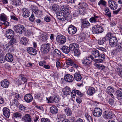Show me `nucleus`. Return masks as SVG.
Returning a JSON list of instances; mask_svg holds the SVG:
<instances>
[{
    "label": "nucleus",
    "mask_w": 122,
    "mask_h": 122,
    "mask_svg": "<svg viewBox=\"0 0 122 122\" xmlns=\"http://www.w3.org/2000/svg\"><path fill=\"white\" fill-rule=\"evenodd\" d=\"M30 8L32 12L35 16L38 18L41 17L42 15V11L39 10L37 7L33 5H31Z\"/></svg>",
    "instance_id": "1"
},
{
    "label": "nucleus",
    "mask_w": 122,
    "mask_h": 122,
    "mask_svg": "<svg viewBox=\"0 0 122 122\" xmlns=\"http://www.w3.org/2000/svg\"><path fill=\"white\" fill-rule=\"evenodd\" d=\"M50 49V44L49 43L43 44L41 47V51L44 54L47 53Z\"/></svg>",
    "instance_id": "2"
},
{
    "label": "nucleus",
    "mask_w": 122,
    "mask_h": 122,
    "mask_svg": "<svg viewBox=\"0 0 122 122\" xmlns=\"http://www.w3.org/2000/svg\"><path fill=\"white\" fill-rule=\"evenodd\" d=\"M14 29L16 32L20 34L24 32L25 30V28L24 26L21 24L15 25L14 26Z\"/></svg>",
    "instance_id": "3"
},
{
    "label": "nucleus",
    "mask_w": 122,
    "mask_h": 122,
    "mask_svg": "<svg viewBox=\"0 0 122 122\" xmlns=\"http://www.w3.org/2000/svg\"><path fill=\"white\" fill-rule=\"evenodd\" d=\"M92 30L93 33L95 34L100 33L103 31L102 27L98 25H94L92 28Z\"/></svg>",
    "instance_id": "4"
},
{
    "label": "nucleus",
    "mask_w": 122,
    "mask_h": 122,
    "mask_svg": "<svg viewBox=\"0 0 122 122\" xmlns=\"http://www.w3.org/2000/svg\"><path fill=\"white\" fill-rule=\"evenodd\" d=\"M92 56L91 55L85 57L82 60V63L84 64L88 65L92 62Z\"/></svg>",
    "instance_id": "5"
},
{
    "label": "nucleus",
    "mask_w": 122,
    "mask_h": 122,
    "mask_svg": "<svg viewBox=\"0 0 122 122\" xmlns=\"http://www.w3.org/2000/svg\"><path fill=\"white\" fill-rule=\"evenodd\" d=\"M103 117L106 118L110 119L113 117V114L112 112L109 109H107L103 112Z\"/></svg>",
    "instance_id": "6"
},
{
    "label": "nucleus",
    "mask_w": 122,
    "mask_h": 122,
    "mask_svg": "<svg viewBox=\"0 0 122 122\" xmlns=\"http://www.w3.org/2000/svg\"><path fill=\"white\" fill-rule=\"evenodd\" d=\"M118 42L117 38L115 37H112L109 40V43L110 45L112 47H116Z\"/></svg>",
    "instance_id": "7"
},
{
    "label": "nucleus",
    "mask_w": 122,
    "mask_h": 122,
    "mask_svg": "<svg viewBox=\"0 0 122 122\" xmlns=\"http://www.w3.org/2000/svg\"><path fill=\"white\" fill-rule=\"evenodd\" d=\"M56 40L57 42L61 44L65 43L66 41L65 37L61 35H58L56 36Z\"/></svg>",
    "instance_id": "8"
},
{
    "label": "nucleus",
    "mask_w": 122,
    "mask_h": 122,
    "mask_svg": "<svg viewBox=\"0 0 122 122\" xmlns=\"http://www.w3.org/2000/svg\"><path fill=\"white\" fill-rule=\"evenodd\" d=\"M67 16L61 12H59L57 13V17L59 20L62 21H64L67 18Z\"/></svg>",
    "instance_id": "9"
},
{
    "label": "nucleus",
    "mask_w": 122,
    "mask_h": 122,
    "mask_svg": "<svg viewBox=\"0 0 122 122\" xmlns=\"http://www.w3.org/2000/svg\"><path fill=\"white\" fill-rule=\"evenodd\" d=\"M14 32L11 29L7 30L6 31L5 35L6 37L9 39H13L14 37Z\"/></svg>",
    "instance_id": "10"
},
{
    "label": "nucleus",
    "mask_w": 122,
    "mask_h": 122,
    "mask_svg": "<svg viewBox=\"0 0 122 122\" xmlns=\"http://www.w3.org/2000/svg\"><path fill=\"white\" fill-rule=\"evenodd\" d=\"M102 113V110L99 108H95L93 112V115L97 117H98L101 116Z\"/></svg>",
    "instance_id": "11"
},
{
    "label": "nucleus",
    "mask_w": 122,
    "mask_h": 122,
    "mask_svg": "<svg viewBox=\"0 0 122 122\" xmlns=\"http://www.w3.org/2000/svg\"><path fill=\"white\" fill-rule=\"evenodd\" d=\"M77 30L76 27L73 25H70L68 27V31L70 34H75L77 31Z\"/></svg>",
    "instance_id": "12"
},
{
    "label": "nucleus",
    "mask_w": 122,
    "mask_h": 122,
    "mask_svg": "<svg viewBox=\"0 0 122 122\" xmlns=\"http://www.w3.org/2000/svg\"><path fill=\"white\" fill-rule=\"evenodd\" d=\"M98 58L99 59H95L92 57V60L95 62L98 63H102L105 58V56L103 54H101L100 57Z\"/></svg>",
    "instance_id": "13"
},
{
    "label": "nucleus",
    "mask_w": 122,
    "mask_h": 122,
    "mask_svg": "<svg viewBox=\"0 0 122 122\" xmlns=\"http://www.w3.org/2000/svg\"><path fill=\"white\" fill-rule=\"evenodd\" d=\"M109 6L112 10H115L117 7V4L114 1L109 0L108 1Z\"/></svg>",
    "instance_id": "14"
},
{
    "label": "nucleus",
    "mask_w": 122,
    "mask_h": 122,
    "mask_svg": "<svg viewBox=\"0 0 122 122\" xmlns=\"http://www.w3.org/2000/svg\"><path fill=\"white\" fill-rule=\"evenodd\" d=\"M31 117L30 114H25L23 116L22 120L25 122H31Z\"/></svg>",
    "instance_id": "15"
},
{
    "label": "nucleus",
    "mask_w": 122,
    "mask_h": 122,
    "mask_svg": "<svg viewBox=\"0 0 122 122\" xmlns=\"http://www.w3.org/2000/svg\"><path fill=\"white\" fill-rule=\"evenodd\" d=\"M62 106L64 107V111L66 115L68 116H70L72 113L71 111L68 107L67 105L64 104Z\"/></svg>",
    "instance_id": "16"
},
{
    "label": "nucleus",
    "mask_w": 122,
    "mask_h": 122,
    "mask_svg": "<svg viewBox=\"0 0 122 122\" xmlns=\"http://www.w3.org/2000/svg\"><path fill=\"white\" fill-rule=\"evenodd\" d=\"M61 10L64 14L69 13V9L68 7L65 5H63L61 6L60 8Z\"/></svg>",
    "instance_id": "17"
},
{
    "label": "nucleus",
    "mask_w": 122,
    "mask_h": 122,
    "mask_svg": "<svg viewBox=\"0 0 122 122\" xmlns=\"http://www.w3.org/2000/svg\"><path fill=\"white\" fill-rule=\"evenodd\" d=\"M66 63L67 65L71 66L76 68H77L78 67V65L74 62L73 60L70 58L66 60Z\"/></svg>",
    "instance_id": "18"
},
{
    "label": "nucleus",
    "mask_w": 122,
    "mask_h": 122,
    "mask_svg": "<svg viewBox=\"0 0 122 122\" xmlns=\"http://www.w3.org/2000/svg\"><path fill=\"white\" fill-rule=\"evenodd\" d=\"M10 83L7 79H4L1 82V85L3 88H7L9 87Z\"/></svg>",
    "instance_id": "19"
},
{
    "label": "nucleus",
    "mask_w": 122,
    "mask_h": 122,
    "mask_svg": "<svg viewBox=\"0 0 122 122\" xmlns=\"http://www.w3.org/2000/svg\"><path fill=\"white\" fill-rule=\"evenodd\" d=\"M2 111L4 116L7 118H8L10 113V110L6 107H5L3 108Z\"/></svg>",
    "instance_id": "20"
},
{
    "label": "nucleus",
    "mask_w": 122,
    "mask_h": 122,
    "mask_svg": "<svg viewBox=\"0 0 122 122\" xmlns=\"http://www.w3.org/2000/svg\"><path fill=\"white\" fill-rule=\"evenodd\" d=\"M24 99L27 102L29 103L32 101L33 97L31 94H27L24 96Z\"/></svg>",
    "instance_id": "21"
},
{
    "label": "nucleus",
    "mask_w": 122,
    "mask_h": 122,
    "mask_svg": "<svg viewBox=\"0 0 122 122\" xmlns=\"http://www.w3.org/2000/svg\"><path fill=\"white\" fill-rule=\"evenodd\" d=\"M5 60L8 62H11L13 61L14 60L13 56L10 53L7 54L5 57Z\"/></svg>",
    "instance_id": "22"
},
{
    "label": "nucleus",
    "mask_w": 122,
    "mask_h": 122,
    "mask_svg": "<svg viewBox=\"0 0 122 122\" xmlns=\"http://www.w3.org/2000/svg\"><path fill=\"white\" fill-rule=\"evenodd\" d=\"M64 79L66 81L69 82L72 81L74 79L73 76L68 74H67L65 75L64 77Z\"/></svg>",
    "instance_id": "23"
},
{
    "label": "nucleus",
    "mask_w": 122,
    "mask_h": 122,
    "mask_svg": "<svg viewBox=\"0 0 122 122\" xmlns=\"http://www.w3.org/2000/svg\"><path fill=\"white\" fill-rule=\"evenodd\" d=\"M30 12L27 9L25 8H23L22 10V14L24 17H27L30 15Z\"/></svg>",
    "instance_id": "24"
},
{
    "label": "nucleus",
    "mask_w": 122,
    "mask_h": 122,
    "mask_svg": "<svg viewBox=\"0 0 122 122\" xmlns=\"http://www.w3.org/2000/svg\"><path fill=\"white\" fill-rule=\"evenodd\" d=\"M62 51L66 54H68L71 50L69 46L68 47L66 46H63L61 47Z\"/></svg>",
    "instance_id": "25"
},
{
    "label": "nucleus",
    "mask_w": 122,
    "mask_h": 122,
    "mask_svg": "<svg viewBox=\"0 0 122 122\" xmlns=\"http://www.w3.org/2000/svg\"><path fill=\"white\" fill-rule=\"evenodd\" d=\"M106 91L113 98L114 96L112 93L114 92V90L113 87L111 86H108L107 88Z\"/></svg>",
    "instance_id": "26"
},
{
    "label": "nucleus",
    "mask_w": 122,
    "mask_h": 122,
    "mask_svg": "<svg viewBox=\"0 0 122 122\" xmlns=\"http://www.w3.org/2000/svg\"><path fill=\"white\" fill-rule=\"evenodd\" d=\"M116 50L117 52H120L122 51V41L118 42L116 46Z\"/></svg>",
    "instance_id": "27"
},
{
    "label": "nucleus",
    "mask_w": 122,
    "mask_h": 122,
    "mask_svg": "<svg viewBox=\"0 0 122 122\" xmlns=\"http://www.w3.org/2000/svg\"><path fill=\"white\" fill-rule=\"evenodd\" d=\"M29 53L33 55H35L37 53L36 50L32 47H29L27 49Z\"/></svg>",
    "instance_id": "28"
},
{
    "label": "nucleus",
    "mask_w": 122,
    "mask_h": 122,
    "mask_svg": "<svg viewBox=\"0 0 122 122\" xmlns=\"http://www.w3.org/2000/svg\"><path fill=\"white\" fill-rule=\"evenodd\" d=\"M71 92L70 88L67 86L63 90V92L66 95H67L70 94Z\"/></svg>",
    "instance_id": "29"
},
{
    "label": "nucleus",
    "mask_w": 122,
    "mask_h": 122,
    "mask_svg": "<svg viewBox=\"0 0 122 122\" xmlns=\"http://www.w3.org/2000/svg\"><path fill=\"white\" fill-rule=\"evenodd\" d=\"M92 53L93 56L95 58L98 57L101 54H100L99 51L97 49H94L92 50Z\"/></svg>",
    "instance_id": "30"
},
{
    "label": "nucleus",
    "mask_w": 122,
    "mask_h": 122,
    "mask_svg": "<svg viewBox=\"0 0 122 122\" xmlns=\"http://www.w3.org/2000/svg\"><path fill=\"white\" fill-rule=\"evenodd\" d=\"M99 17L94 15L89 19V21L91 23H95L98 22L99 20Z\"/></svg>",
    "instance_id": "31"
},
{
    "label": "nucleus",
    "mask_w": 122,
    "mask_h": 122,
    "mask_svg": "<svg viewBox=\"0 0 122 122\" xmlns=\"http://www.w3.org/2000/svg\"><path fill=\"white\" fill-rule=\"evenodd\" d=\"M90 25V24L89 22L86 20H83L82 22V26L85 28H88Z\"/></svg>",
    "instance_id": "32"
},
{
    "label": "nucleus",
    "mask_w": 122,
    "mask_h": 122,
    "mask_svg": "<svg viewBox=\"0 0 122 122\" xmlns=\"http://www.w3.org/2000/svg\"><path fill=\"white\" fill-rule=\"evenodd\" d=\"M50 110L51 112L53 114H56L58 112V110L55 106H52L50 107Z\"/></svg>",
    "instance_id": "33"
},
{
    "label": "nucleus",
    "mask_w": 122,
    "mask_h": 122,
    "mask_svg": "<svg viewBox=\"0 0 122 122\" xmlns=\"http://www.w3.org/2000/svg\"><path fill=\"white\" fill-rule=\"evenodd\" d=\"M69 46L71 50L72 51H73L79 47L78 45L76 43H75L71 44L69 45Z\"/></svg>",
    "instance_id": "34"
},
{
    "label": "nucleus",
    "mask_w": 122,
    "mask_h": 122,
    "mask_svg": "<svg viewBox=\"0 0 122 122\" xmlns=\"http://www.w3.org/2000/svg\"><path fill=\"white\" fill-rule=\"evenodd\" d=\"M12 5L14 7L19 6L21 3V0H12Z\"/></svg>",
    "instance_id": "35"
},
{
    "label": "nucleus",
    "mask_w": 122,
    "mask_h": 122,
    "mask_svg": "<svg viewBox=\"0 0 122 122\" xmlns=\"http://www.w3.org/2000/svg\"><path fill=\"white\" fill-rule=\"evenodd\" d=\"M20 43L23 45H26L28 42V39L25 37H23L20 39Z\"/></svg>",
    "instance_id": "36"
},
{
    "label": "nucleus",
    "mask_w": 122,
    "mask_h": 122,
    "mask_svg": "<svg viewBox=\"0 0 122 122\" xmlns=\"http://www.w3.org/2000/svg\"><path fill=\"white\" fill-rule=\"evenodd\" d=\"M57 118L60 121H63L65 118V115L62 113H59L57 115Z\"/></svg>",
    "instance_id": "37"
},
{
    "label": "nucleus",
    "mask_w": 122,
    "mask_h": 122,
    "mask_svg": "<svg viewBox=\"0 0 122 122\" xmlns=\"http://www.w3.org/2000/svg\"><path fill=\"white\" fill-rule=\"evenodd\" d=\"M74 77L75 79L77 81L81 80L82 77L81 75L78 73L76 72L74 74Z\"/></svg>",
    "instance_id": "38"
},
{
    "label": "nucleus",
    "mask_w": 122,
    "mask_h": 122,
    "mask_svg": "<svg viewBox=\"0 0 122 122\" xmlns=\"http://www.w3.org/2000/svg\"><path fill=\"white\" fill-rule=\"evenodd\" d=\"M95 92V89L93 87L89 88L87 91V94L89 95H91L94 94Z\"/></svg>",
    "instance_id": "39"
},
{
    "label": "nucleus",
    "mask_w": 122,
    "mask_h": 122,
    "mask_svg": "<svg viewBox=\"0 0 122 122\" xmlns=\"http://www.w3.org/2000/svg\"><path fill=\"white\" fill-rule=\"evenodd\" d=\"M40 38L42 41H46L48 38L47 34L46 33H42L40 36Z\"/></svg>",
    "instance_id": "40"
},
{
    "label": "nucleus",
    "mask_w": 122,
    "mask_h": 122,
    "mask_svg": "<svg viewBox=\"0 0 122 122\" xmlns=\"http://www.w3.org/2000/svg\"><path fill=\"white\" fill-rule=\"evenodd\" d=\"M34 98L39 100L41 102L43 99L41 97V94L39 93H36L34 96Z\"/></svg>",
    "instance_id": "41"
},
{
    "label": "nucleus",
    "mask_w": 122,
    "mask_h": 122,
    "mask_svg": "<svg viewBox=\"0 0 122 122\" xmlns=\"http://www.w3.org/2000/svg\"><path fill=\"white\" fill-rule=\"evenodd\" d=\"M115 95L117 97L118 99L122 97V90H117L116 91Z\"/></svg>",
    "instance_id": "42"
},
{
    "label": "nucleus",
    "mask_w": 122,
    "mask_h": 122,
    "mask_svg": "<svg viewBox=\"0 0 122 122\" xmlns=\"http://www.w3.org/2000/svg\"><path fill=\"white\" fill-rule=\"evenodd\" d=\"M107 2L104 0H100L98 3V5H102L104 7H106L107 6Z\"/></svg>",
    "instance_id": "43"
},
{
    "label": "nucleus",
    "mask_w": 122,
    "mask_h": 122,
    "mask_svg": "<svg viewBox=\"0 0 122 122\" xmlns=\"http://www.w3.org/2000/svg\"><path fill=\"white\" fill-rule=\"evenodd\" d=\"M59 5L57 4L53 5L52 6V9L53 11L56 12H57L59 9Z\"/></svg>",
    "instance_id": "44"
},
{
    "label": "nucleus",
    "mask_w": 122,
    "mask_h": 122,
    "mask_svg": "<svg viewBox=\"0 0 122 122\" xmlns=\"http://www.w3.org/2000/svg\"><path fill=\"white\" fill-rule=\"evenodd\" d=\"M30 21L31 22L35 23L36 22L34 14L32 12L31 16L29 17Z\"/></svg>",
    "instance_id": "45"
},
{
    "label": "nucleus",
    "mask_w": 122,
    "mask_h": 122,
    "mask_svg": "<svg viewBox=\"0 0 122 122\" xmlns=\"http://www.w3.org/2000/svg\"><path fill=\"white\" fill-rule=\"evenodd\" d=\"M106 40L104 37L102 38H101L98 40V43L99 45H102L104 44Z\"/></svg>",
    "instance_id": "46"
},
{
    "label": "nucleus",
    "mask_w": 122,
    "mask_h": 122,
    "mask_svg": "<svg viewBox=\"0 0 122 122\" xmlns=\"http://www.w3.org/2000/svg\"><path fill=\"white\" fill-rule=\"evenodd\" d=\"M0 20L1 21H4L7 20L6 15L4 14H2L0 16Z\"/></svg>",
    "instance_id": "47"
},
{
    "label": "nucleus",
    "mask_w": 122,
    "mask_h": 122,
    "mask_svg": "<svg viewBox=\"0 0 122 122\" xmlns=\"http://www.w3.org/2000/svg\"><path fill=\"white\" fill-rule=\"evenodd\" d=\"M85 8L83 6L81 8H80L78 10V12L80 14H83L85 12Z\"/></svg>",
    "instance_id": "48"
},
{
    "label": "nucleus",
    "mask_w": 122,
    "mask_h": 122,
    "mask_svg": "<svg viewBox=\"0 0 122 122\" xmlns=\"http://www.w3.org/2000/svg\"><path fill=\"white\" fill-rule=\"evenodd\" d=\"M85 116L86 119L89 122H92V119L89 115L87 113H86Z\"/></svg>",
    "instance_id": "49"
},
{
    "label": "nucleus",
    "mask_w": 122,
    "mask_h": 122,
    "mask_svg": "<svg viewBox=\"0 0 122 122\" xmlns=\"http://www.w3.org/2000/svg\"><path fill=\"white\" fill-rule=\"evenodd\" d=\"M74 53L75 55L77 56H79L81 54L80 50L77 49H76L74 50Z\"/></svg>",
    "instance_id": "50"
},
{
    "label": "nucleus",
    "mask_w": 122,
    "mask_h": 122,
    "mask_svg": "<svg viewBox=\"0 0 122 122\" xmlns=\"http://www.w3.org/2000/svg\"><path fill=\"white\" fill-rule=\"evenodd\" d=\"M5 57L3 55L0 54V63H3L5 61Z\"/></svg>",
    "instance_id": "51"
},
{
    "label": "nucleus",
    "mask_w": 122,
    "mask_h": 122,
    "mask_svg": "<svg viewBox=\"0 0 122 122\" xmlns=\"http://www.w3.org/2000/svg\"><path fill=\"white\" fill-rule=\"evenodd\" d=\"M112 34L111 33H108L105 36V39L106 40H109L110 39L112 38V37H113L112 36Z\"/></svg>",
    "instance_id": "52"
},
{
    "label": "nucleus",
    "mask_w": 122,
    "mask_h": 122,
    "mask_svg": "<svg viewBox=\"0 0 122 122\" xmlns=\"http://www.w3.org/2000/svg\"><path fill=\"white\" fill-rule=\"evenodd\" d=\"M12 104L13 105H14L16 107L18 106L19 105V103L17 101V99H16L14 98L13 100L12 101Z\"/></svg>",
    "instance_id": "53"
},
{
    "label": "nucleus",
    "mask_w": 122,
    "mask_h": 122,
    "mask_svg": "<svg viewBox=\"0 0 122 122\" xmlns=\"http://www.w3.org/2000/svg\"><path fill=\"white\" fill-rule=\"evenodd\" d=\"M54 54L58 56H60L61 55V53L60 51L57 49H55Z\"/></svg>",
    "instance_id": "54"
},
{
    "label": "nucleus",
    "mask_w": 122,
    "mask_h": 122,
    "mask_svg": "<svg viewBox=\"0 0 122 122\" xmlns=\"http://www.w3.org/2000/svg\"><path fill=\"white\" fill-rule=\"evenodd\" d=\"M4 22L3 23V25H4L3 26V27H2V28L3 29H5L9 25V23L6 21Z\"/></svg>",
    "instance_id": "55"
},
{
    "label": "nucleus",
    "mask_w": 122,
    "mask_h": 122,
    "mask_svg": "<svg viewBox=\"0 0 122 122\" xmlns=\"http://www.w3.org/2000/svg\"><path fill=\"white\" fill-rule=\"evenodd\" d=\"M14 116L15 118H21V114L20 113L17 112L14 114Z\"/></svg>",
    "instance_id": "56"
},
{
    "label": "nucleus",
    "mask_w": 122,
    "mask_h": 122,
    "mask_svg": "<svg viewBox=\"0 0 122 122\" xmlns=\"http://www.w3.org/2000/svg\"><path fill=\"white\" fill-rule=\"evenodd\" d=\"M54 102L57 103L59 102L60 98L58 96L54 95Z\"/></svg>",
    "instance_id": "57"
},
{
    "label": "nucleus",
    "mask_w": 122,
    "mask_h": 122,
    "mask_svg": "<svg viewBox=\"0 0 122 122\" xmlns=\"http://www.w3.org/2000/svg\"><path fill=\"white\" fill-rule=\"evenodd\" d=\"M96 66L99 69H100V70L104 69L105 67V66L103 65H102L100 64L98 65V64H97Z\"/></svg>",
    "instance_id": "58"
},
{
    "label": "nucleus",
    "mask_w": 122,
    "mask_h": 122,
    "mask_svg": "<svg viewBox=\"0 0 122 122\" xmlns=\"http://www.w3.org/2000/svg\"><path fill=\"white\" fill-rule=\"evenodd\" d=\"M19 107L20 110H22L23 111H25L26 109V107L21 104L19 105Z\"/></svg>",
    "instance_id": "59"
},
{
    "label": "nucleus",
    "mask_w": 122,
    "mask_h": 122,
    "mask_svg": "<svg viewBox=\"0 0 122 122\" xmlns=\"http://www.w3.org/2000/svg\"><path fill=\"white\" fill-rule=\"evenodd\" d=\"M109 104L111 106H113L115 104V102L114 100L112 99H110L108 101Z\"/></svg>",
    "instance_id": "60"
},
{
    "label": "nucleus",
    "mask_w": 122,
    "mask_h": 122,
    "mask_svg": "<svg viewBox=\"0 0 122 122\" xmlns=\"http://www.w3.org/2000/svg\"><path fill=\"white\" fill-rule=\"evenodd\" d=\"M76 93V90H74L72 91L71 93V97L73 98L75 97Z\"/></svg>",
    "instance_id": "61"
},
{
    "label": "nucleus",
    "mask_w": 122,
    "mask_h": 122,
    "mask_svg": "<svg viewBox=\"0 0 122 122\" xmlns=\"http://www.w3.org/2000/svg\"><path fill=\"white\" fill-rule=\"evenodd\" d=\"M44 20L46 22H49L51 20L50 17V16H46L45 17Z\"/></svg>",
    "instance_id": "62"
},
{
    "label": "nucleus",
    "mask_w": 122,
    "mask_h": 122,
    "mask_svg": "<svg viewBox=\"0 0 122 122\" xmlns=\"http://www.w3.org/2000/svg\"><path fill=\"white\" fill-rule=\"evenodd\" d=\"M48 102H49L51 103L54 102V96L53 97H50L48 100Z\"/></svg>",
    "instance_id": "63"
},
{
    "label": "nucleus",
    "mask_w": 122,
    "mask_h": 122,
    "mask_svg": "<svg viewBox=\"0 0 122 122\" xmlns=\"http://www.w3.org/2000/svg\"><path fill=\"white\" fill-rule=\"evenodd\" d=\"M41 122H50V120L48 118H42L41 120Z\"/></svg>",
    "instance_id": "64"
}]
</instances>
